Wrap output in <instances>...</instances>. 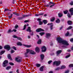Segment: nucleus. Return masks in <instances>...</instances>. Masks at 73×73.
<instances>
[{"instance_id":"obj_1","label":"nucleus","mask_w":73,"mask_h":73,"mask_svg":"<svg viewBox=\"0 0 73 73\" xmlns=\"http://www.w3.org/2000/svg\"><path fill=\"white\" fill-rule=\"evenodd\" d=\"M56 40L58 43H61L63 45H69V44L68 42L65 40H63L61 37H58L56 38Z\"/></svg>"},{"instance_id":"obj_2","label":"nucleus","mask_w":73,"mask_h":73,"mask_svg":"<svg viewBox=\"0 0 73 73\" xmlns=\"http://www.w3.org/2000/svg\"><path fill=\"white\" fill-rule=\"evenodd\" d=\"M55 5V4L54 3H53V2H50L49 4L47 5H46V7H49L50 6V7L51 8L53 7V6H54Z\"/></svg>"},{"instance_id":"obj_3","label":"nucleus","mask_w":73,"mask_h":73,"mask_svg":"<svg viewBox=\"0 0 73 73\" xmlns=\"http://www.w3.org/2000/svg\"><path fill=\"white\" fill-rule=\"evenodd\" d=\"M60 63H61L60 61H55L53 62V65H56V66H58L60 64Z\"/></svg>"},{"instance_id":"obj_4","label":"nucleus","mask_w":73,"mask_h":73,"mask_svg":"<svg viewBox=\"0 0 73 73\" xmlns=\"http://www.w3.org/2000/svg\"><path fill=\"white\" fill-rule=\"evenodd\" d=\"M8 62V60H5V61H4L3 62V66L4 67L5 66H6L7 65V64Z\"/></svg>"},{"instance_id":"obj_5","label":"nucleus","mask_w":73,"mask_h":73,"mask_svg":"<svg viewBox=\"0 0 73 73\" xmlns=\"http://www.w3.org/2000/svg\"><path fill=\"white\" fill-rule=\"evenodd\" d=\"M15 60L17 62H20L21 61V59L20 57H17L15 58Z\"/></svg>"},{"instance_id":"obj_6","label":"nucleus","mask_w":73,"mask_h":73,"mask_svg":"<svg viewBox=\"0 0 73 73\" xmlns=\"http://www.w3.org/2000/svg\"><path fill=\"white\" fill-rule=\"evenodd\" d=\"M42 51V52H45L46 50V48L45 46H43L41 48Z\"/></svg>"},{"instance_id":"obj_7","label":"nucleus","mask_w":73,"mask_h":73,"mask_svg":"<svg viewBox=\"0 0 73 73\" xmlns=\"http://www.w3.org/2000/svg\"><path fill=\"white\" fill-rule=\"evenodd\" d=\"M4 48H5V49H6L7 50H9L10 49H11V47L9 45H7L5 46Z\"/></svg>"},{"instance_id":"obj_8","label":"nucleus","mask_w":73,"mask_h":73,"mask_svg":"<svg viewBox=\"0 0 73 73\" xmlns=\"http://www.w3.org/2000/svg\"><path fill=\"white\" fill-rule=\"evenodd\" d=\"M50 25V30L52 31V30H53V23H49L47 24V25Z\"/></svg>"},{"instance_id":"obj_9","label":"nucleus","mask_w":73,"mask_h":73,"mask_svg":"<svg viewBox=\"0 0 73 73\" xmlns=\"http://www.w3.org/2000/svg\"><path fill=\"white\" fill-rule=\"evenodd\" d=\"M36 31L37 32H41V31L44 32V30H43V29H42L41 28H39L37 29L36 30Z\"/></svg>"},{"instance_id":"obj_10","label":"nucleus","mask_w":73,"mask_h":73,"mask_svg":"<svg viewBox=\"0 0 73 73\" xmlns=\"http://www.w3.org/2000/svg\"><path fill=\"white\" fill-rule=\"evenodd\" d=\"M69 11L71 15H73V8H72L70 9Z\"/></svg>"},{"instance_id":"obj_11","label":"nucleus","mask_w":73,"mask_h":73,"mask_svg":"<svg viewBox=\"0 0 73 73\" xmlns=\"http://www.w3.org/2000/svg\"><path fill=\"white\" fill-rule=\"evenodd\" d=\"M35 50L37 53H38L40 52V48L38 47H36L35 49Z\"/></svg>"},{"instance_id":"obj_12","label":"nucleus","mask_w":73,"mask_h":73,"mask_svg":"<svg viewBox=\"0 0 73 73\" xmlns=\"http://www.w3.org/2000/svg\"><path fill=\"white\" fill-rule=\"evenodd\" d=\"M46 36L47 38H49L50 36V34L49 33H46Z\"/></svg>"},{"instance_id":"obj_13","label":"nucleus","mask_w":73,"mask_h":73,"mask_svg":"<svg viewBox=\"0 0 73 73\" xmlns=\"http://www.w3.org/2000/svg\"><path fill=\"white\" fill-rule=\"evenodd\" d=\"M37 20L38 21H39V25H42V23H43L41 21V19L38 18L37 19Z\"/></svg>"},{"instance_id":"obj_14","label":"nucleus","mask_w":73,"mask_h":73,"mask_svg":"<svg viewBox=\"0 0 73 73\" xmlns=\"http://www.w3.org/2000/svg\"><path fill=\"white\" fill-rule=\"evenodd\" d=\"M30 53V54H36V52H35V51L33 50H31Z\"/></svg>"},{"instance_id":"obj_15","label":"nucleus","mask_w":73,"mask_h":73,"mask_svg":"<svg viewBox=\"0 0 73 73\" xmlns=\"http://www.w3.org/2000/svg\"><path fill=\"white\" fill-rule=\"evenodd\" d=\"M61 52H62L61 50H58L56 52V54H57V56H58V54H60V53H61Z\"/></svg>"},{"instance_id":"obj_16","label":"nucleus","mask_w":73,"mask_h":73,"mask_svg":"<svg viewBox=\"0 0 73 73\" xmlns=\"http://www.w3.org/2000/svg\"><path fill=\"white\" fill-rule=\"evenodd\" d=\"M27 32H31L32 31L31 30V27H28V29L27 30Z\"/></svg>"},{"instance_id":"obj_17","label":"nucleus","mask_w":73,"mask_h":73,"mask_svg":"<svg viewBox=\"0 0 73 73\" xmlns=\"http://www.w3.org/2000/svg\"><path fill=\"white\" fill-rule=\"evenodd\" d=\"M11 32H12V30L11 29H9L7 31V33H11Z\"/></svg>"},{"instance_id":"obj_18","label":"nucleus","mask_w":73,"mask_h":73,"mask_svg":"<svg viewBox=\"0 0 73 73\" xmlns=\"http://www.w3.org/2000/svg\"><path fill=\"white\" fill-rule=\"evenodd\" d=\"M24 46H25V47H26L27 48H31L32 46L31 45H23Z\"/></svg>"},{"instance_id":"obj_19","label":"nucleus","mask_w":73,"mask_h":73,"mask_svg":"<svg viewBox=\"0 0 73 73\" xmlns=\"http://www.w3.org/2000/svg\"><path fill=\"white\" fill-rule=\"evenodd\" d=\"M67 23L68 25H72V22L70 21H68Z\"/></svg>"},{"instance_id":"obj_20","label":"nucleus","mask_w":73,"mask_h":73,"mask_svg":"<svg viewBox=\"0 0 73 73\" xmlns=\"http://www.w3.org/2000/svg\"><path fill=\"white\" fill-rule=\"evenodd\" d=\"M17 45L19 46H21L22 45V43H21V42H18L17 43Z\"/></svg>"},{"instance_id":"obj_21","label":"nucleus","mask_w":73,"mask_h":73,"mask_svg":"<svg viewBox=\"0 0 73 73\" xmlns=\"http://www.w3.org/2000/svg\"><path fill=\"white\" fill-rule=\"evenodd\" d=\"M8 58L9 59H10L11 60H12V59L11 58V55L10 54H8Z\"/></svg>"},{"instance_id":"obj_22","label":"nucleus","mask_w":73,"mask_h":73,"mask_svg":"<svg viewBox=\"0 0 73 73\" xmlns=\"http://www.w3.org/2000/svg\"><path fill=\"white\" fill-rule=\"evenodd\" d=\"M41 39H39L37 42L38 44H41Z\"/></svg>"},{"instance_id":"obj_23","label":"nucleus","mask_w":73,"mask_h":73,"mask_svg":"<svg viewBox=\"0 0 73 73\" xmlns=\"http://www.w3.org/2000/svg\"><path fill=\"white\" fill-rule=\"evenodd\" d=\"M40 57L42 60H43L44 58V55L43 54H42L40 55Z\"/></svg>"},{"instance_id":"obj_24","label":"nucleus","mask_w":73,"mask_h":73,"mask_svg":"<svg viewBox=\"0 0 73 73\" xmlns=\"http://www.w3.org/2000/svg\"><path fill=\"white\" fill-rule=\"evenodd\" d=\"M56 22L57 23H60V20L58 19H57L56 20Z\"/></svg>"},{"instance_id":"obj_25","label":"nucleus","mask_w":73,"mask_h":73,"mask_svg":"<svg viewBox=\"0 0 73 73\" xmlns=\"http://www.w3.org/2000/svg\"><path fill=\"white\" fill-rule=\"evenodd\" d=\"M44 69V66H42L41 67H40V71H43V69Z\"/></svg>"},{"instance_id":"obj_26","label":"nucleus","mask_w":73,"mask_h":73,"mask_svg":"<svg viewBox=\"0 0 73 73\" xmlns=\"http://www.w3.org/2000/svg\"><path fill=\"white\" fill-rule=\"evenodd\" d=\"M66 68V66L64 65L62 66H61V68H60V69H64Z\"/></svg>"},{"instance_id":"obj_27","label":"nucleus","mask_w":73,"mask_h":73,"mask_svg":"<svg viewBox=\"0 0 73 73\" xmlns=\"http://www.w3.org/2000/svg\"><path fill=\"white\" fill-rule=\"evenodd\" d=\"M58 16L59 17H61L62 16V14L61 13H59L58 14Z\"/></svg>"},{"instance_id":"obj_28","label":"nucleus","mask_w":73,"mask_h":73,"mask_svg":"<svg viewBox=\"0 0 73 73\" xmlns=\"http://www.w3.org/2000/svg\"><path fill=\"white\" fill-rule=\"evenodd\" d=\"M31 50L29 49H27L26 50V52L27 53H30Z\"/></svg>"},{"instance_id":"obj_29","label":"nucleus","mask_w":73,"mask_h":73,"mask_svg":"<svg viewBox=\"0 0 73 73\" xmlns=\"http://www.w3.org/2000/svg\"><path fill=\"white\" fill-rule=\"evenodd\" d=\"M17 40H20V41H22V39L20 37H17Z\"/></svg>"},{"instance_id":"obj_30","label":"nucleus","mask_w":73,"mask_h":73,"mask_svg":"<svg viewBox=\"0 0 73 73\" xmlns=\"http://www.w3.org/2000/svg\"><path fill=\"white\" fill-rule=\"evenodd\" d=\"M73 28V27L72 26H70L68 27V28H67V30H69V29H72Z\"/></svg>"},{"instance_id":"obj_31","label":"nucleus","mask_w":73,"mask_h":73,"mask_svg":"<svg viewBox=\"0 0 73 73\" xmlns=\"http://www.w3.org/2000/svg\"><path fill=\"white\" fill-rule=\"evenodd\" d=\"M43 23L44 24H46L47 23V21L46 20H44L43 21Z\"/></svg>"},{"instance_id":"obj_32","label":"nucleus","mask_w":73,"mask_h":73,"mask_svg":"<svg viewBox=\"0 0 73 73\" xmlns=\"http://www.w3.org/2000/svg\"><path fill=\"white\" fill-rule=\"evenodd\" d=\"M5 52V51H3L1 52H0V55H2V54H3Z\"/></svg>"},{"instance_id":"obj_33","label":"nucleus","mask_w":73,"mask_h":73,"mask_svg":"<svg viewBox=\"0 0 73 73\" xmlns=\"http://www.w3.org/2000/svg\"><path fill=\"white\" fill-rule=\"evenodd\" d=\"M11 68V67L10 66H9L6 68V70H9V69H10Z\"/></svg>"},{"instance_id":"obj_34","label":"nucleus","mask_w":73,"mask_h":73,"mask_svg":"<svg viewBox=\"0 0 73 73\" xmlns=\"http://www.w3.org/2000/svg\"><path fill=\"white\" fill-rule=\"evenodd\" d=\"M12 16H13V14H11V16H9L8 17L9 19H11V18H12Z\"/></svg>"},{"instance_id":"obj_35","label":"nucleus","mask_w":73,"mask_h":73,"mask_svg":"<svg viewBox=\"0 0 73 73\" xmlns=\"http://www.w3.org/2000/svg\"><path fill=\"white\" fill-rule=\"evenodd\" d=\"M67 16H68V17H69V18H70V17H71L70 15V13H68L67 14Z\"/></svg>"},{"instance_id":"obj_36","label":"nucleus","mask_w":73,"mask_h":73,"mask_svg":"<svg viewBox=\"0 0 73 73\" xmlns=\"http://www.w3.org/2000/svg\"><path fill=\"white\" fill-rule=\"evenodd\" d=\"M25 57H28V53L27 52L25 53Z\"/></svg>"},{"instance_id":"obj_37","label":"nucleus","mask_w":73,"mask_h":73,"mask_svg":"<svg viewBox=\"0 0 73 73\" xmlns=\"http://www.w3.org/2000/svg\"><path fill=\"white\" fill-rule=\"evenodd\" d=\"M63 12L64 14H67V13L68 12V11L67 10H66L65 11H64Z\"/></svg>"},{"instance_id":"obj_38","label":"nucleus","mask_w":73,"mask_h":73,"mask_svg":"<svg viewBox=\"0 0 73 73\" xmlns=\"http://www.w3.org/2000/svg\"><path fill=\"white\" fill-rule=\"evenodd\" d=\"M40 64H36V66H37V67H39L40 66Z\"/></svg>"},{"instance_id":"obj_39","label":"nucleus","mask_w":73,"mask_h":73,"mask_svg":"<svg viewBox=\"0 0 73 73\" xmlns=\"http://www.w3.org/2000/svg\"><path fill=\"white\" fill-rule=\"evenodd\" d=\"M45 34V33L42 32V33H40V36H42L43 35H44Z\"/></svg>"},{"instance_id":"obj_40","label":"nucleus","mask_w":73,"mask_h":73,"mask_svg":"<svg viewBox=\"0 0 73 73\" xmlns=\"http://www.w3.org/2000/svg\"><path fill=\"white\" fill-rule=\"evenodd\" d=\"M54 20H55V18H52V19H50V20L51 21H54Z\"/></svg>"},{"instance_id":"obj_41","label":"nucleus","mask_w":73,"mask_h":73,"mask_svg":"<svg viewBox=\"0 0 73 73\" xmlns=\"http://www.w3.org/2000/svg\"><path fill=\"white\" fill-rule=\"evenodd\" d=\"M69 35V32H67V33L66 34L65 36H68Z\"/></svg>"},{"instance_id":"obj_42","label":"nucleus","mask_w":73,"mask_h":73,"mask_svg":"<svg viewBox=\"0 0 73 73\" xmlns=\"http://www.w3.org/2000/svg\"><path fill=\"white\" fill-rule=\"evenodd\" d=\"M60 69V68L58 67L55 68L54 70L56 71V70H58Z\"/></svg>"},{"instance_id":"obj_43","label":"nucleus","mask_w":73,"mask_h":73,"mask_svg":"<svg viewBox=\"0 0 73 73\" xmlns=\"http://www.w3.org/2000/svg\"><path fill=\"white\" fill-rule=\"evenodd\" d=\"M9 11V9L7 8H5L4 9V12H6V11Z\"/></svg>"},{"instance_id":"obj_44","label":"nucleus","mask_w":73,"mask_h":73,"mask_svg":"<svg viewBox=\"0 0 73 73\" xmlns=\"http://www.w3.org/2000/svg\"><path fill=\"white\" fill-rule=\"evenodd\" d=\"M69 68H71V67H73V64H71L69 66Z\"/></svg>"},{"instance_id":"obj_45","label":"nucleus","mask_w":73,"mask_h":73,"mask_svg":"<svg viewBox=\"0 0 73 73\" xmlns=\"http://www.w3.org/2000/svg\"><path fill=\"white\" fill-rule=\"evenodd\" d=\"M22 17H27V15H23Z\"/></svg>"},{"instance_id":"obj_46","label":"nucleus","mask_w":73,"mask_h":73,"mask_svg":"<svg viewBox=\"0 0 73 73\" xmlns=\"http://www.w3.org/2000/svg\"><path fill=\"white\" fill-rule=\"evenodd\" d=\"M70 5H73V1H71L70 3Z\"/></svg>"},{"instance_id":"obj_47","label":"nucleus","mask_w":73,"mask_h":73,"mask_svg":"<svg viewBox=\"0 0 73 73\" xmlns=\"http://www.w3.org/2000/svg\"><path fill=\"white\" fill-rule=\"evenodd\" d=\"M12 32H17V30L15 29H13V30H12Z\"/></svg>"},{"instance_id":"obj_48","label":"nucleus","mask_w":73,"mask_h":73,"mask_svg":"<svg viewBox=\"0 0 73 73\" xmlns=\"http://www.w3.org/2000/svg\"><path fill=\"white\" fill-rule=\"evenodd\" d=\"M18 27L19 26L18 25H16L15 26V29H17L18 28Z\"/></svg>"},{"instance_id":"obj_49","label":"nucleus","mask_w":73,"mask_h":73,"mask_svg":"<svg viewBox=\"0 0 73 73\" xmlns=\"http://www.w3.org/2000/svg\"><path fill=\"white\" fill-rule=\"evenodd\" d=\"M70 55L69 54V55H67V56H66V58H68V57H70Z\"/></svg>"},{"instance_id":"obj_50","label":"nucleus","mask_w":73,"mask_h":73,"mask_svg":"<svg viewBox=\"0 0 73 73\" xmlns=\"http://www.w3.org/2000/svg\"><path fill=\"white\" fill-rule=\"evenodd\" d=\"M26 27L27 26L26 25H24V29H23V30H24L25 29V28H26Z\"/></svg>"},{"instance_id":"obj_51","label":"nucleus","mask_w":73,"mask_h":73,"mask_svg":"<svg viewBox=\"0 0 73 73\" xmlns=\"http://www.w3.org/2000/svg\"><path fill=\"white\" fill-rule=\"evenodd\" d=\"M39 16H42L43 15H44V13H40L38 14Z\"/></svg>"},{"instance_id":"obj_52","label":"nucleus","mask_w":73,"mask_h":73,"mask_svg":"<svg viewBox=\"0 0 73 73\" xmlns=\"http://www.w3.org/2000/svg\"><path fill=\"white\" fill-rule=\"evenodd\" d=\"M52 62V60H50L48 61V63L49 64H50V63H51Z\"/></svg>"},{"instance_id":"obj_53","label":"nucleus","mask_w":73,"mask_h":73,"mask_svg":"<svg viewBox=\"0 0 73 73\" xmlns=\"http://www.w3.org/2000/svg\"><path fill=\"white\" fill-rule=\"evenodd\" d=\"M69 70H67L66 71L64 72V73H68L69 72Z\"/></svg>"},{"instance_id":"obj_54","label":"nucleus","mask_w":73,"mask_h":73,"mask_svg":"<svg viewBox=\"0 0 73 73\" xmlns=\"http://www.w3.org/2000/svg\"><path fill=\"white\" fill-rule=\"evenodd\" d=\"M13 38H17V36H16V35H13Z\"/></svg>"},{"instance_id":"obj_55","label":"nucleus","mask_w":73,"mask_h":73,"mask_svg":"<svg viewBox=\"0 0 73 73\" xmlns=\"http://www.w3.org/2000/svg\"><path fill=\"white\" fill-rule=\"evenodd\" d=\"M14 52H15V50H11V53H14Z\"/></svg>"},{"instance_id":"obj_56","label":"nucleus","mask_w":73,"mask_h":73,"mask_svg":"<svg viewBox=\"0 0 73 73\" xmlns=\"http://www.w3.org/2000/svg\"><path fill=\"white\" fill-rule=\"evenodd\" d=\"M9 64L11 65H13V63L11 62L9 63Z\"/></svg>"},{"instance_id":"obj_57","label":"nucleus","mask_w":73,"mask_h":73,"mask_svg":"<svg viewBox=\"0 0 73 73\" xmlns=\"http://www.w3.org/2000/svg\"><path fill=\"white\" fill-rule=\"evenodd\" d=\"M13 48L14 50H16V47H15V46H13Z\"/></svg>"},{"instance_id":"obj_58","label":"nucleus","mask_w":73,"mask_h":73,"mask_svg":"<svg viewBox=\"0 0 73 73\" xmlns=\"http://www.w3.org/2000/svg\"><path fill=\"white\" fill-rule=\"evenodd\" d=\"M31 15H32L31 14H29L27 15V17H29V16H31Z\"/></svg>"},{"instance_id":"obj_59","label":"nucleus","mask_w":73,"mask_h":73,"mask_svg":"<svg viewBox=\"0 0 73 73\" xmlns=\"http://www.w3.org/2000/svg\"><path fill=\"white\" fill-rule=\"evenodd\" d=\"M62 28H63V27H61L60 28V30H62Z\"/></svg>"},{"instance_id":"obj_60","label":"nucleus","mask_w":73,"mask_h":73,"mask_svg":"<svg viewBox=\"0 0 73 73\" xmlns=\"http://www.w3.org/2000/svg\"><path fill=\"white\" fill-rule=\"evenodd\" d=\"M70 41L71 42H73V38H72L70 40Z\"/></svg>"},{"instance_id":"obj_61","label":"nucleus","mask_w":73,"mask_h":73,"mask_svg":"<svg viewBox=\"0 0 73 73\" xmlns=\"http://www.w3.org/2000/svg\"><path fill=\"white\" fill-rule=\"evenodd\" d=\"M28 22V20H26L24 21V23H27V22Z\"/></svg>"},{"instance_id":"obj_62","label":"nucleus","mask_w":73,"mask_h":73,"mask_svg":"<svg viewBox=\"0 0 73 73\" xmlns=\"http://www.w3.org/2000/svg\"><path fill=\"white\" fill-rule=\"evenodd\" d=\"M20 16V14L18 13L17 14V16Z\"/></svg>"},{"instance_id":"obj_63","label":"nucleus","mask_w":73,"mask_h":73,"mask_svg":"<svg viewBox=\"0 0 73 73\" xmlns=\"http://www.w3.org/2000/svg\"><path fill=\"white\" fill-rule=\"evenodd\" d=\"M46 16H47V14H45L44 15V17H46Z\"/></svg>"},{"instance_id":"obj_64","label":"nucleus","mask_w":73,"mask_h":73,"mask_svg":"<svg viewBox=\"0 0 73 73\" xmlns=\"http://www.w3.org/2000/svg\"><path fill=\"white\" fill-rule=\"evenodd\" d=\"M16 72H17V73H19V70H17Z\"/></svg>"}]
</instances>
